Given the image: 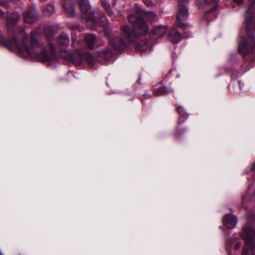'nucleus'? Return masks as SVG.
Wrapping results in <instances>:
<instances>
[{
	"label": "nucleus",
	"mask_w": 255,
	"mask_h": 255,
	"mask_svg": "<svg viewBox=\"0 0 255 255\" xmlns=\"http://www.w3.org/2000/svg\"><path fill=\"white\" fill-rule=\"evenodd\" d=\"M57 42L61 47V56L72 64L76 65H81L83 61L86 62L91 67L94 66L95 61L94 56L90 53H82L80 50L82 46V42L76 40V38L72 36L71 46L76 51L74 53L71 51H68L65 49L70 43V39L66 34H60L57 39Z\"/></svg>",
	"instance_id": "obj_3"
},
{
	"label": "nucleus",
	"mask_w": 255,
	"mask_h": 255,
	"mask_svg": "<svg viewBox=\"0 0 255 255\" xmlns=\"http://www.w3.org/2000/svg\"><path fill=\"white\" fill-rule=\"evenodd\" d=\"M141 79V75L140 73H139L138 75V79L136 80V84L133 85V87H134V89H136V84H138L139 86H140V81Z\"/></svg>",
	"instance_id": "obj_21"
},
{
	"label": "nucleus",
	"mask_w": 255,
	"mask_h": 255,
	"mask_svg": "<svg viewBox=\"0 0 255 255\" xmlns=\"http://www.w3.org/2000/svg\"><path fill=\"white\" fill-rule=\"evenodd\" d=\"M171 93V90L166 86L158 88L154 90L153 93L155 96H160L164 94H168Z\"/></svg>",
	"instance_id": "obj_17"
},
{
	"label": "nucleus",
	"mask_w": 255,
	"mask_h": 255,
	"mask_svg": "<svg viewBox=\"0 0 255 255\" xmlns=\"http://www.w3.org/2000/svg\"><path fill=\"white\" fill-rule=\"evenodd\" d=\"M79 4L81 11V18L86 21L87 24L90 26L92 29H96L99 26L105 29L106 23L105 22V17H99L91 10L88 0H77Z\"/></svg>",
	"instance_id": "obj_5"
},
{
	"label": "nucleus",
	"mask_w": 255,
	"mask_h": 255,
	"mask_svg": "<svg viewBox=\"0 0 255 255\" xmlns=\"http://www.w3.org/2000/svg\"><path fill=\"white\" fill-rule=\"evenodd\" d=\"M237 222L236 216L232 214H226L223 218V225L229 229H234Z\"/></svg>",
	"instance_id": "obj_12"
},
{
	"label": "nucleus",
	"mask_w": 255,
	"mask_h": 255,
	"mask_svg": "<svg viewBox=\"0 0 255 255\" xmlns=\"http://www.w3.org/2000/svg\"><path fill=\"white\" fill-rule=\"evenodd\" d=\"M115 55L113 50L108 49L100 52L99 56L105 61L110 60Z\"/></svg>",
	"instance_id": "obj_16"
},
{
	"label": "nucleus",
	"mask_w": 255,
	"mask_h": 255,
	"mask_svg": "<svg viewBox=\"0 0 255 255\" xmlns=\"http://www.w3.org/2000/svg\"><path fill=\"white\" fill-rule=\"evenodd\" d=\"M238 83L239 86V87L241 90L245 91V89L244 88V84L242 83L241 81H238Z\"/></svg>",
	"instance_id": "obj_23"
},
{
	"label": "nucleus",
	"mask_w": 255,
	"mask_h": 255,
	"mask_svg": "<svg viewBox=\"0 0 255 255\" xmlns=\"http://www.w3.org/2000/svg\"><path fill=\"white\" fill-rule=\"evenodd\" d=\"M143 1L147 6H150L151 5V1L150 0H143Z\"/></svg>",
	"instance_id": "obj_25"
},
{
	"label": "nucleus",
	"mask_w": 255,
	"mask_h": 255,
	"mask_svg": "<svg viewBox=\"0 0 255 255\" xmlns=\"http://www.w3.org/2000/svg\"><path fill=\"white\" fill-rule=\"evenodd\" d=\"M73 28L74 29H76L77 30H78L79 31H80L82 30V29H83V27H81L79 25H74L73 26Z\"/></svg>",
	"instance_id": "obj_26"
},
{
	"label": "nucleus",
	"mask_w": 255,
	"mask_h": 255,
	"mask_svg": "<svg viewBox=\"0 0 255 255\" xmlns=\"http://www.w3.org/2000/svg\"><path fill=\"white\" fill-rule=\"evenodd\" d=\"M186 23L187 25L184 28H181L177 25V22L175 21V27L171 29L168 34V39L172 43H178L181 40L182 38V34L177 31V28L185 29L188 26V24Z\"/></svg>",
	"instance_id": "obj_10"
},
{
	"label": "nucleus",
	"mask_w": 255,
	"mask_h": 255,
	"mask_svg": "<svg viewBox=\"0 0 255 255\" xmlns=\"http://www.w3.org/2000/svg\"><path fill=\"white\" fill-rule=\"evenodd\" d=\"M241 247V244L239 243H237L234 246V248L236 250H238Z\"/></svg>",
	"instance_id": "obj_27"
},
{
	"label": "nucleus",
	"mask_w": 255,
	"mask_h": 255,
	"mask_svg": "<svg viewBox=\"0 0 255 255\" xmlns=\"http://www.w3.org/2000/svg\"><path fill=\"white\" fill-rule=\"evenodd\" d=\"M167 31V29L166 26L163 25L157 26L152 29L150 35L158 38L164 35Z\"/></svg>",
	"instance_id": "obj_15"
},
{
	"label": "nucleus",
	"mask_w": 255,
	"mask_h": 255,
	"mask_svg": "<svg viewBox=\"0 0 255 255\" xmlns=\"http://www.w3.org/2000/svg\"><path fill=\"white\" fill-rule=\"evenodd\" d=\"M101 4L107 12L108 15L112 16L113 14V12L111 9L110 3L105 0H102L101 1Z\"/></svg>",
	"instance_id": "obj_20"
},
{
	"label": "nucleus",
	"mask_w": 255,
	"mask_h": 255,
	"mask_svg": "<svg viewBox=\"0 0 255 255\" xmlns=\"http://www.w3.org/2000/svg\"><path fill=\"white\" fill-rule=\"evenodd\" d=\"M43 11L45 16H49L54 12V7L52 5L48 4L44 6Z\"/></svg>",
	"instance_id": "obj_19"
},
{
	"label": "nucleus",
	"mask_w": 255,
	"mask_h": 255,
	"mask_svg": "<svg viewBox=\"0 0 255 255\" xmlns=\"http://www.w3.org/2000/svg\"><path fill=\"white\" fill-rule=\"evenodd\" d=\"M141 15L136 14H130L128 17V21L133 25L131 28L128 25L122 27V31L128 42H127L121 36L111 37L109 34L106 33L109 42L116 51L128 48L129 42L136 44L135 49L139 52H143L147 48L148 40L144 36L148 33L149 27L146 21V19L149 20H154L155 15L153 11H146L140 9Z\"/></svg>",
	"instance_id": "obj_2"
},
{
	"label": "nucleus",
	"mask_w": 255,
	"mask_h": 255,
	"mask_svg": "<svg viewBox=\"0 0 255 255\" xmlns=\"http://www.w3.org/2000/svg\"><path fill=\"white\" fill-rule=\"evenodd\" d=\"M246 172L248 176L247 177L248 179L253 180V181H255V161L250 169H247Z\"/></svg>",
	"instance_id": "obj_18"
},
{
	"label": "nucleus",
	"mask_w": 255,
	"mask_h": 255,
	"mask_svg": "<svg viewBox=\"0 0 255 255\" xmlns=\"http://www.w3.org/2000/svg\"><path fill=\"white\" fill-rule=\"evenodd\" d=\"M249 2L245 12L247 36H241L238 45V52L243 57L251 52L255 53V0H249Z\"/></svg>",
	"instance_id": "obj_4"
},
{
	"label": "nucleus",
	"mask_w": 255,
	"mask_h": 255,
	"mask_svg": "<svg viewBox=\"0 0 255 255\" xmlns=\"http://www.w3.org/2000/svg\"><path fill=\"white\" fill-rule=\"evenodd\" d=\"M8 3L0 0V17L6 18L5 22L7 31L11 33V38H6L0 33V45L8 49L16 48L19 53L24 58H31L42 63L52 62L57 57L55 45L49 42L50 55L47 48L42 46L38 40L40 34L35 30H32L30 35V45L28 37L24 30L18 26L20 15L16 11L9 12L7 11Z\"/></svg>",
	"instance_id": "obj_1"
},
{
	"label": "nucleus",
	"mask_w": 255,
	"mask_h": 255,
	"mask_svg": "<svg viewBox=\"0 0 255 255\" xmlns=\"http://www.w3.org/2000/svg\"><path fill=\"white\" fill-rule=\"evenodd\" d=\"M233 0L238 5L243 4L244 3V0Z\"/></svg>",
	"instance_id": "obj_24"
},
{
	"label": "nucleus",
	"mask_w": 255,
	"mask_h": 255,
	"mask_svg": "<svg viewBox=\"0 0 255 255\" xmlns=\"http://www.w3.org/2000/svg\"><path fill=\"white\" fill-rule=\"evenodd\" d=\"M245 65H248L247 67L246 68V69H245V71H244V72H246L250 69V67H249V65H248V64L246 62H245L244 64H243L242 67H244Z\"/></svg>",
	"instance_id": "obj_28"
},
{
	"label": "nucleus",
	"mask_w": 255,
	"mask_h": 255,
	"mask_svg": "<svg viewBox=\"0 0 255 255\" xmlns=\"http://www.w3.org/2000/svg\"><path fill=\"white\" fill-rule=\"evenodd\" d=\"M75 0H62V5L69 16L72 17L75 11Z\"/></svg>",
	"instance_id": "obj_11"
},
{
	"label": "nucleus",
	"mask_w": 255,
	"mask_h": 255,
	"mask_svg": "<svg viewBox=\"0 0 255 255\" xmlns=\"http://www.w3.org/2000/svg\"><path fill=\"white\" fill-rule=\"evenodd\" d=\"M151 97V95L144 94L141 96V97H139V99L142 101L144 99H150Z\"/></svg>",
	"instance_id": "obj_22"
},
{
	"label": "nucleus",
	"mask_w": 255,
	"mask_h": 255,
	"mask_svg": "<svg viewBox=\"0 0 255 255\" xmlns=\"http://www.w3.org/2000/svg\"><path fill=\"white\" fill-rule=\"evenodd\" d=\"M23 20L25 23H33L38 18V13L35 7L30 6L23 13Z\"/></svg>",
	"instance_id": "obj_9"
},
{
	"label": "nucleus",
	"mask_w": 255,
	"mask_h": 255,
	"mask_svg": "<svg viewBox=\"0 0 255 255\" xmlns=\"http://www.w3.org/2000/svg\"><path fill=\"white\" fill-rule=\"evenodd\" d=\"M245 241L241 255H255V230L248 225L245 226L241 235Z\"/></svg>",
	"instance_id": "obj_6"
},
{
	"label": "nucleus",
	"mask_w": 255,
	"mask_h": 255,
	"mask_svg": "<svg viewBox=\"0 0 255 255\" xmlns=\"http://www.w3.org/2000/svg\"><path fill=\"white\" fill-rule=\"evenodd\" d=\"M251 218H252V219H254V216L253 215H252Z\"/></svg>",
	"instance_id": "obj_29"
},
{
	"label": "nucleus",
	"mask_w": 255,
	"mask_h": 255,
	"mask_svg": "<svg viewBox=\"0 0 255 255\" xmlns=\"http://www.w3.org/2000/svg\"><path fill=\"white\" fill-rule=\"evenodd\" d=\"M178 2V11L176 14L177 25L181 28H184L187 23L183 21L186 20L188 16V9L184 4L189 2V0H177Z\"/></svg>",
	"instance_id": "obj_8"
},
{
	"label": "nucleus",
	"mask_w": 255,
	"mask_h": 255,
	"mask_svg": "<svg viewBox=\"0 0 255 255\" xmlns=\"http://www.w3.org/2000/svg\"><path fill=\"white\" fill-rule=\"evenodd\" d=\"M207 4H212V6L206 11L205 15L206 17H208L209 15L213 13L218 8L219 0H204Z\"/></svg>",
	"instance_id": "obj_14"
},
{
	"label": "nucleus",
	"mask_w": 255,
	"mask_h": 255,
	"mask_svg": "<svg viewBox=\"0 0 255 255\" xmlns=\"http://www.w3.org/2000/svg\"><path fill=\"white\" fill-rule=\"evenodd\" d=\"M175 110L178 114L179 118L173 135L176 140H179L187 131L186 128H182L180 126L188 118L189 115L181 106L177 107Z\"/></svg>",
	"instance_id": "obj_7"
},
{
	"label": "nucleus",
	"mask_w": 255,
	"mask_h": 255,
	"mask_svg": "<svg viewBox=\"0 0 255 255\" xmlns=\"http://www.w3.org/2000/svg\"><path fill=\"white\" fill-rule=\"evenodd\" d=\"M84 40L87 46L92 49L97 42V38L94 34L89 33L85 35Z\"/></svg>",
	"instance_id": "obj_13"
}]
</instances>
